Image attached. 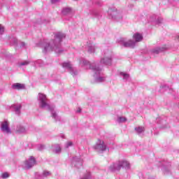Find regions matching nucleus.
Segmentation results:
<instances>
[{"instance_id": "nucleus-5", "label": "nucleus", "mask_w": 179, "mask_h": 179, "mask_svg": "<svg viewBox=\"0 0 179 179\" xmlns=\"http://www.w3.org/2000/svg\"><path fill=\"white\" fill-rule=\"evenodd\" d=\"M108 15H110L113 20L116 22H122L124 16L122 15V11L117 10L115 8H110L108 10Z\"/></svg>"}, {"instance_id": "nucleus-4", "label": "nucleus", "mask_w": 179, "mask_h": 179, "mask_svg": "<svg viewBox=\"0 0 179 179\" xmlns=\"http://www.w3.org/2000/svg\"><path fill=\"white\" fill-rule=\"evenodd\" d=\"M80 64L82 66H87L89 69H92V71H93V72L94 73V78H96V76H99V75H100L101 72V69H100V67L96 66V64H90V62L83 59L80 62Z\"/></svg>"}, {"instance_id": "nucleus-27", "label": "nucleus", "mask_w": 179, "mask_h": 179, "mask_svg": "<svg viewBox=\"0 0 179 179\" xmlns=\"http://www.w3.org/2000/svg\"><path fill=\"white\" fill-rule=\"evenodd\" d=\"M42 175L43 178H47V177H50V176H51V172L48 171H43Z\"/></svg>"}, {"instance_id": "nucleus-10", "label": "nucleus", "mask_w": 179, "mask_h": 179, "mask_svg": "<svg viewBox=\"0 0 179 179\" xmlns=\"http://www.w3.org/2000/svg\"><path fill=\"white\" fill-rule=\"evenodd\" d=\"M34 166H36V158H34V157H30L29 159L25 162V168L29 170Z\"/></svg>"}, {"instance_id": "nucleus-34", "label": "nucleus", "mask_w": 179, "mask_h": 179, "mask_svg": "<svg viewBox=\"0 0 179 179\" xmlns=\"http://www.w3.org/2000/svg\"><path fill=\"white\" fill-rule=\"evenodd\" d=\"M8 177H9V173H8L7 172H5L1 175V178H8Z\"/></svg>"}, {"instance_id": "nucleus-38", "label": "nucleus", "mask_w": 179, "mask_h": 179, "mask_svg": "<svg viewBox=\"0 0 179 179\" xmlns=\"http://www.w3.org/2000/svg\"><path fill=\"white\" fill-rule=\"evenodd\" d=\"M20 47H26V43L24 42H21V45Z\"/></svg>"}, {"instance_id": "nucleus-20", "label": "nucleus", "mask_w": 179, "mask_h": 179, "mask_svg": "<svg viewBox=\"0 0 179 179\" xmlns=\"http://www.w3.org/2000/svg\"><path fill=\"white\" fill-rule=\"evenodd\" d=\"M22 109V105L15 106H14V111L15 114L19 115L20 114V110Z\"/></svg>"}, {"instance_id": "nucleus-3", "label": "nucleus", "mask_w": 179, "mask_h": 179, "mask_svg": "<svg viewBox=\"0 0 179 179\" xmlns=\"http://www.w3.org/2000/svg\"><path fill=\"white\" fill-rule=\"evenodd\" d=\"M121 169H126V170L131 169V165L129 164V162L125 160L119 161L118 162L113 164L109 167L110 171H120Z\"/></svg>"}, {"instance_id": "nucleus-39", "label": "nucleus", "mask_w": 179, "mask_h": 179, "mask_svg": "<svg viewBox=\"0 0 179 179\" xmlns=\"http://www.w3.org/2000/svg\"><path fill=\"white\" fill-rule=\"evenodd\" d=\"M81 112H82V109H80V108H78L76 113H81Z\"/></svg>"}, {"instance_id": "nucleus-29", "label": "nucleus", "mask_w": 179, "mask_h": 179, "mask_svg": "<svg viewBox=\"0 0 179 179\" xmlns=\"http://www.w3.org/2000/svg\"><path fill=\"white\" fill-rule=\"evenodd\" d=\"M10 41L12 45H17V39L16 38H11Z\"/></svg>"}, {"instance_id": "nucleus-32", "label": "nucleus", "mask_w": 179, "mask_h": 179, "mask_svg": "<svg viewBox=\"0 0 179 179\" xmlns=\"http://www.w3.org/2000/svg\"><path fill=\"white\" fill-rule=\"evenodd\" d=\"M38 150H44L45 149V145H39L37 147Z\"/></svg>"}, {"instance_id": "nucleus-18", "label": "nucleus", "mask_w": 179, "mask_h": 179, "mask_svg": "<svg viewBox=\"0 0 179 179\" xmlns=\"http://www.w3.org/2000/svg\"><path fill=\"white\" fill-rule=\"evenodd\" d=\"M53 152L55 153H61V146L59 144H55L52 145Z\"/></svg>"}, {"instance_id": "nucleus-13", "label": "nucleus", "mask_w": 179, "mask_h": 179, "mask_svg": "<svg viewBox=\"0 0 179 179\" xmlns=\"http://www.w3.org/2000/svg\"><path fill=\"white\" fill-rule=\"evenodd\" d=\"M73 164L77 167V169H80L82 167L83 164H82V159L75 157L73 158Z\"/></svg>"}, {"instance_id": "nucleus-41", "label": "nucleus", "mask_w": 179, "mask_h": 179, "mask_svg": "<svg viewBox=\"0 0 179 179\" xmlns=\"http://www.w3.org/2000/svg\"><path fill=\"white\" fill-rule=\"evenodd\" d=\"M74 1H78V0H74Z\"/></svg>"}, {"instance_id": "nucleus-30", "label": "nucleus", "mask_w": 179, "mask_h": 179, "mask_svg": "<svg viewBox=\"0 0 179 179\" xmlns=\"http://www.w3.org/2000/svg\"><path fill=\"white\" fill-rule=\"evenodd\" d=\"M117 122L121 123V122H125L127 121V118L124 117H119L117 118Z\"/></svg>"}, {"instance_id": "nucleus-33", "label": "nucleus", "mask_w": 179, "mask_h": 179, "mask_svg": "<svg viewBox=\"0 0 179 179\" xmlns=\"http://www.w3.org/2000/svg\"><path fill=\"white\" fill-rule=\"evenodd\" d=\"M3 33H5V27L0 24V34H3Z\"/></svg>"}, {"instance_id": "nucleus-7", "label": "nucleus", "mask_w": 179, "mask_h": 179, "mask_svg": "<svg viewBox=\"0 0 179 179\" xmlns=\"http://www.w3.org/2000/svg\"><path fill=\"white\" fill-rule=\"evenodd\" d=\"M118 43L120 45H122V47H124V48H135V45H136L134 41H127L125 38H120Z\"/></svg>"}, {"instance_id": "nucleus-12", "label": "nucleus", "mask_w": 179, "mask_h": 179, "mask_svg": "<svg viewBox=\"0 0 179 179\" xmlns=\"http://www.w3.org/2000/svg\"><path fill=\"white\" fill-rule=\"evenodd\" d=\"M170 167H171L170 162H166L164 164L163 171L165 176L171 174V170L170 169Z\"/></svg>"}, {"instance_id": "nucleus-11", "label": "nucleus", "mask_w": 179, "mask_h": 179, "mask_svg": "<svg viewBox=\"0 0 179 179\" xmlns=\"http://www.w3.org/2000/svg\"><path fill=\"white\" fill-rule=\"evenodd\" d=\"M1 129L2 132H6V134H12V131H10V128H9V122H8V120H5L1 123Z\"/></svg>"}, {"instance_id": "nucleus-37", "label": "nucleus", "mask_w": 179, "mask_h": 179, "mask_svg": "<svg viewBox=\"0 0 179 179\" xmlns=\"http://www.w3.org/2000/svg\"><path fill=\"white\" fill-rule=\"evenodd\" d=\"M52 3H58V2H61V0H50Z\"/></svg>"}, {"instance_id": "nucleus-28", "label": "nucleus", "mask_w": 179, "mask_h": 179, "mask_svg": "<svg viewBox=\"0 0 179 179\" xmlns=\"http://www.w3.org/2000/svg\"><path fill=\"white\" fill-rule=\"evenodd\" d=\"M81 179H92V174L90 172H87Z\"/></svg>"}, {"instance_id": "nucleus-17", "label": "nucleus", "mask_w": 179, "mask_h": 179, "mask_svg": "<svg viewBox=\"0 0 179 179\" xmlns=\"http://www.w3.org/2000/svg\"><path fill=\"white\" fill-rule=\"evenodd\" d=\"M72 12V8L69 7H65L63 8L62 10V13L64 15V16H66L67 15H69Z\"/></svg>"}, {"instance_id": "nucleus-14", "label": "nucleus", "mask_w": 179, "mask_h": 179, "mask_svg": "<svg viewBox=\"0 0 179 179\" xmlns=\"http://www.w3.org/2000/svg\"><path fill=\"white\" fill-rule=\"evenodd\" d=\"M164 51H166V48H164V47H162V48L158 47V48H155L152 49L151 50V52H152V54L157 55V54H160V52H163Z\"/></svg>"}, {"instance_id": "nucleus-31", "label": "nucleus", "mask_w": 179, "mask_h": 179, "mask_svg": "<svg viewBox=\"0 0 179 179\" xmlns=\"http://www.w3.org/2000/svg\"><path fill=\"white\" fill-rule=\"evenodd\" d=\"M35 178H36V179H44V178L43 176V173L40 174L38 173H35Z\"/></svg>"}, {"instance_id": "nucleus-35", "label": "nucleus", "mask_w": 179, "mask_h": 179, "mask_svg": "<svg viewBox=\"0 0 179 179\" xmlns=\"http://www.w3.org/2000/svg\"><path fill=\"white\" fill-rule=\"evenodd\" d=\"M72 145H73V143L71 141H69L66 143V149H68V148L72 146Z\"/></svg>"}, {"instance_id": "nucleus-9", "label": "nucleus", "mask_w": 179, "mask_h": 179, "mask_svg": "<svg viewBox=\"0 0 179 179\" xmlns=\"http://www.w3.org/2000/svg\"><path fill=\"white\" fill-rule=\"evenodd\" d=\"M94 148L95 149V150H96V152H105V150H106L107 149V146H106L104 145V141H99V143H97L95 146H94Z\"/></svg>"}, {"instance_id": "nucleus-19", "label": "nucleus", "mask_w": 179, "mask_h": 179, "mask_svg": "<svg viewBox=\"0 0 179 179\" xmlns=\"http://www.w3.org/2000/svg\"><path fill=\"white\" fill-rule=\"evenodd\" d=\"M31 62L30 60H24L18 63V66H27Z\"/></svg>"}, {"instance_id": "nucleus-23", "label": "nucleus", "mask_w": 179, "mask_h": 179, "mask_svg": "<svg viewBox=\"0 0 179 179\" xmlns=\"http://www.w3.org/2000/svg\"><path fill=\"white\" fill-rule=\"evenodd\" d=\"M160 89V92L162 93H163V92H165L166 90H171V89H170V87L167 86L166 85H161Z\"/></svg>"}, {"instance_id": "nucleus-22", "label": "nucleus", "mask_w": 179, "mask_h": 179, "mask_svg": "<svg viewBox=\"0 0 179 179\" xmlns=\"http://www.w3.org/2000/svg\"><path fill=\"white\" fill-rule=\"evenodd\" d=\"M134 131H136V132L140 134H142L143 132H145V127H135Z\"/></svg>"}, {"instance_id": "nucleus-36", "label": "nucleus", "mask_w": 179, "mask_h": 179, "mask_svg": "<svg viewBox=\"0 0 179 179\" xmlns=\"http://www.w3.org/2000/svg\"><path fill=\"white\" fill-rule=\"evenodd\" d=\"M156 22H157V24H160V23L163 22V18H158Z\"/></svg>"}, {"instance_id": "nucleus-1", "label": "nucleus", "mask_w": 179, "mask_h": 179, "mask_svg": "<svg viewBox=\"0 0 179 179\" xmlns=\"http://www.w3.org/2000/svg\"><path fill=\"white\" fill-rule=\"evenodd\" d=\"M65 37H66V35L62 32L56 33L53 40L50 41L49 43L43 44V52H44V54H47V52L55 51L56 54H62L64 50L61 45V42L63 38H65Z\"/></svg>"}, {"instance_id": "nucleus-40", "label": "nucleus", "mask_w": 179, "mask_h": 179, "mask_svg": "<svg viewBox=\"0 0 179 179\" xmlns=\"http://www.w3.org/2000/svg\"><path fill=\"white\" fill-rule=\"evenodd\" d=\"M148 179H155V176H150L148 177Z\"/></svg>"}, {"instance_id": "nucleus-26", "label": "nucleus", "mask_w": 179, "mask_h": 179, "mask_svg": "<svg viewBox=\"0 0 179 179\" xmlns=\"http://www.w3.org/2000/svg\"><path fill=\"white\" fill-rule=\"evenodd\" d=\"M120 76H123L124 80H128L129 79V74L124 72H120Z\"/></svg>"}, {"instance_id": "nucleus-25", "label": "nucleus", "mask_w": 179, "mask_h": 179, "mask_svg": "<svg viewBox=\"0 0 179 179\" xmlns=\"http://www.w3.org/2000/svg\"><path fill=\"white\" fill-rule=\"evenodd\" d=\"M88 52L90 54H92V52H94V45H93L92 43L88 44Z\"/></svg>"}, {"instance_id": "nucleus-2", "label": "nucleus", "mask_w": 179, "mask_h": 179, "mask_svg": "<svg viewBox=\"0 0 179 179\" xmlns=\"http://www.w3.org/2000/svg\"><path fill=\"white\" fill-rule=\"evenodd\" d=\"M38 101L39 103V107L41 108H47L49 111H51L52 117V118H54L56 122L58 121H61V117H59V116H58V115L57 114V112L54 110V107L50 106V104L48 103L47 96L43 94L39 93Z\"/></svg>"}, {"instance_id": "nucleus-24", "label": "nucleus", "mask_w": 179, "mask_h": 179, "mask_svg": "<svg viewBox=\"0 0 179 179\" xmlns=\"http://www.w3.org/2000/svg\"><path fill=\"white\" fill-rule=\"evenodd\" d=\"M106 80V78L104 77H97L95 78V82L96 83H101L103 82H105Z\"/></svg>"}, {"instance_id": "nucleus-16", "label": "nucleus", "mask_w": 179, "mask_h": 179, "mask_svg": "<svg viewBox=\"0 0 179 179\" xmlns=\"http://www.w3.org/2000/svg\"><path fill=\"white\" fill-rule=\"evenodd\" d=\"M12 89L14 90H22L24 89V85L20 83H14L12 85Z\"/></svg>"}, {"instance_id": "nucleus-21", "label": "nucleus", "mask_w": 179, "mask_h": 179, "mask_svg": "<svg viewBox=\"0 0 179 179\" xmlns=\"http://www.w3.org/2000/svg\"><path fill=\"white\" fill-rule=\"evenodd\" d=\"M17 131L20 133V134H24V132H26V128H24V127L22 126V125H18L17 127Z\"/></svg>"}, {"instance_id": "nucleus-6", "label": "nucleus", "mask_w": 179, "mask_h": 179, "mask_svg": "<svg viewBox=\"0 0 179 179\" xmlns=\"http://www.w3.org/2000/svg\"><path fill=\"white\" fill-rule=\"evenodd\" d=\"M100 64L102 65H111L113 64V52L106 50L103 57L101 59Z\"/></svg>"}, {"instance_id": "nucleus-8", "label": "nucleus", "mask_w": 179, "mask_h": 179, "mask_svg": "<svg viewBox=\"0 0 179 179\" xmlns=\"http://www.w3.org/2000/svg\"><path fill=\"white\" fill-rule=\"evenodd\" d=\"M62 66L63 68H66L67 69H69L70 73H71L72 76H76V75H78V71L75 70V69H73V67L72 66V64H71V62H64L62 64Z\"/></svg>"}, {"instance_id": "nucleus-15", "label": "nucleus", "mask_w": 179, "mask_h": 179, "mask_svg": "<svg viewBox=\"0 0 179 179\" xmlns=\"http://www.w3.org/2000/svg\"><path fill=\"white\" fill-rule=\"evenodd\" d=\"M133 38L135 40V43H139L143 40V36L139 33H136L133 35Z\"/></svg>"}]
</instances>
